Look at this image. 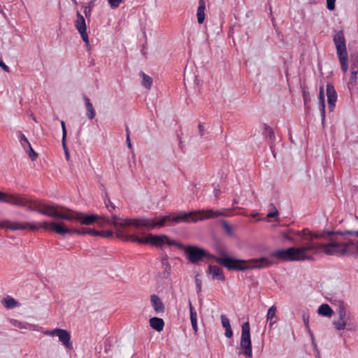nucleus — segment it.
<instances>
[{"mask_svg": "<svg viewBox=\"0 0 358 358\" xmlns=\"http://www.w3.org/2000/svg\"><path fill=\"white\" fill-rule=\"evenodd\" d=\"M227 209H222L215 210L212 208L207 210H193L188 213L178 212L175 216L171 215L161 216L159 221L155 220L153 218L138 217L134 220H126L122 226L131 225L135 227H144L148 230L153 229L156 227H162L166 222H173L175 224L180 222L189 223L203 221L204 220L217 218L220 216H226Z\"/></svg>", "mask_w": 358, "mask_h": 358, "instance_id": "f257e3e1", "label": "nucleus"}, {"mask_svg": "<svg viewBox=\"0 0 358 358\" xmlns=\"http://www.w3.org/2000/svg\"><path fill=\"white\" fill-rule=\"evenodd\" d=\"M334 231L323 230L317 232H313L308 229H303L297 234L300 236L302 244V250L299 257V261H313L314 257L307 255L310 252L314 255L324 254L329 256H337L336 247L334 241Z\"/></svg>", "mask_w": 358, "mask_h": 358, "instance_id": "f03ea898", "label": "nucleus"}, {"mask_svg": "<svg viewBox=\"0 0 358 358\" xmlns=\"http://www.w3.org/2000/svg\"><path fill=\"white\" fill-rule=\"evenodd\" d=\"M215 250L220 257H210L217 264L224 266L229 271H243L245 270L263 269L269 268L274 264V262L266 257L252 258L250 259H236L227 254L225 246L219 243L216 245Z\"/></svg>", "mask_w": 358, "mask_h": 358, "instance_id": "7ed1b4c3", "label": "nucleus"}, {"mask_svg": "<svg viewBox=\"0 0 358 358\" xmlns=\"http://www.w3.org/2000/svg\"><path fill=\"white\" fill-rule=\"evenodd\" d=\"M2 227L12 231L25 229H30L34 231L41 228L45 229H50L62 236H65L67 234H76L80 236H85L87 234V229L82 228L79 229L75 228H69L63 222H44L43 223H30L5 220L2 222Z\"/></svg>", "mask_w": 358, "mask_h": 358, "instance_id": "20e7f679", "label": "nucleus"}, {"mask_svg": "<svg viewBox=\"0 0 358 358\" xmlns=\"http://www.w3.org/2000/svg\"><path fill=\"white\" fill-rule=\"evenodd\" d=\"M67 217H70V219H66V220H76L84 225H90L96 222L98 220H101V225H113L116 229V231L118 229L123 230V229L128 226H122V224L125 222L124 221L126 220H132L131 218H122L114 214H112L111 217H109L106 215H98L95 214L88 215L80 212H73V210L72 212L67 213Z\"/></svg>", "mask_w": 358, "mask_h": 358, "instance_id": "39448f33", "label": "nucleus"}, {"mask_svg": "<svg viewBox=\"0 0 358 358\" xmlns=\"http://www.w3.org/2000/svg\"><path fill=\"white\" fill-rule=\"evenodd\" d=\"M358 230L334 231V241L338 257L358 255Z\"/></svg>", "mask_w": 358, "mask_h": 358, "instance_id": "423d86ee", "label": "nucleus"}, {"mask_svg": "<svg viewBox=\"0 0 358 358\" xmlns=\"http://www.w3.org/2000/svg\"><path fill=\"white\" fill-rule=\"evenodd\" d=\"M117 238H122L124 241H131L138 243V244H151L157 247H162L166 244L168 245L176 246L178 248H182L183 245L179 243L175 240H170L166 235H152L149 234L145 238H140L136 234H126L123 230L118 229L115 231Z\"/></svg>", "mask_w": 358, "mask_h": 358, "instance_id": "0eeeda50", "label": "nucleus"}, {"mask_svg": "<svg viewBox=\"0 0 358 358\" xmlns=\"http://www.w3.org/2000/svg\"><path fill=\"white\" fill-rule=\"evenodd\" d=\"M332 304L336 306V312L338 315V319L334 320L332 324L335 329L338 331L347 329L348 331H355L356 325L355 323V318L350 313H347V305L341 300L336 301Z\"/></svg>", "mask_w": 358, "mask_h": 358, "instance_id": "6e6552de", "label": "nucleus"}, {"mask_svg": "<svg viewBox=\"0 0 358 358\" xmlns=\"http://www.w3.org/2000/svg\"><path fill=\"white\" fill-rule=\"evenodd\" d=\"M333 41L336 48L341 70L346 73L348 69V60L343 31L342 30L337 31L333 36Z\"/></svg>", "mask_w": 358, "mask_h": 358, "instance_id": "1a4fd4ad", "label": "nucleus"}, {"mask_svg": "<svg viewBox=\"0 0 358 358\" xmlns=\"http://www.w3.org/2000/svg\"><path fill=\"white\" fill-rule=\"evenodd\" d=\"M185 251L187 255V260L192 264H197L199 261H201L203 257L210 259V257H214L213 255H211L208 251L202 248L197 245H183L182 248H179Z\"/></svg>", "mask_w": 358, "mask_h": 358, "instance_id": "9d476101", "label": "nucleus"}, {"mask_svg": "<svg viewBox=\"0 0 358 358\" xmlns=\"http://www.w3.org/2000/svg\"><path fill=\"white\" fill-rule=\"evenodd\" d=\"M68 212H72V210L58 205H48L44 203H42L41 210H39L41 215L62 220L70 219L67 217Z\"/></svg>", "mask_w": 358, "mask_h": 358, "instance_id": "9b49d317", "label": "nucleus"}, {"mask_svg": "<svg viewBox=\"0 0 358 358\" xmlns=\"http://www.w3.org/2000/svg\"><path fill=\"white\" fill-rule=\"evenodd\" d=\"M302 250L299 248L290 247L287 249H280L271 253V257L285 262L299 261V257Z\"/></svg>", "mask_w": 358, "mask_h": 358, "instance_id": "f8f14e48", "label": "nucleus"}, {"mask_svg": "<svg viewBox=\"0 0 358 358\" xmlns=\"http://www.w3.org/2000/svg\"><path fill=\"white\" fill-rule=\"evenodd\" d=\"M241 348L243 350V353L251 357L252 355V343L250 333V324L248 322H243L241 327Z\"/></svg>", "mask_w": 358, "mask_h": 358, "instance_id": "ddd939ff", "label": "nucleus"}, {"mask_svg": "<svg viewBox=\"0 0 358 358\" xmlns=\"http://www.w3.org/2000/svg\"><path fill=\"white\" fill-rule=\"evenodd\" d=\"M13 199L14 203H11V205L26 207L27 210L30 211H36L38 213L39 210H41L42 202L40 201H32L28 199L26 197H22L15 195H13Z\"/></svg>", "mask_w": 358, "mask_h": 358, "instance_id": "4468645a", "label": "nucleus"}, {"mask_svg": "<svg viewBox=\"0 0 358 358\" xmlns=\"http://www.w3.org/2000/svg\"><path fill=\"white\" fill-rule=\"evenodd\" d=\"M75 27L80 33L81 38H83L84 42L88 43L89 38L88 34L87 33L85 20L79 12H77V19L75 22Z\"/></svg>", "mask_w": 358, "mask_h": 358, "instance_id": "2eb2a0df", "label": "nucleus"}, {"mask_svg": "<svg viewBox=\"0 0 358 358\" xmlns=\"http://www.w3.org/2000/svg\"><path fill=\"white\" fill-rule=\"evenodd\" d=\"M57 336H58L59 341L62 343V345L67 348L68 350H73V345L72 342L71 341V334L70 333L63 329H59L57 331Z\"/></svg>", "mask_w": 358, "mask_h": 358, "instance_id": "dca6fc26", "label": "nucleus"}, {"mask_svg": "<svg viewBox=\"0 0 358 358\" xmlns=\"http://www.w3.org/2000/svg\"><path fill=\"white\" fill-rule=\"evenodd\" d=\"M301 231H294L293 229H288L286 231H282L281 233V236L286 241H289L294 244H302L301 239L300 236L297 234L298 232H301Z\"/></svg>", "mask_w": 358, "mask_h": 358, "instance_id": "f3484780", "label": "nucleus"}, {"mask_svg": "<svg viewBox=\"0 0 358 358\" xmlns=\"http://www.w3.org/2000/svg\"><path fill=\"white\" fill-rule=\"evenodd\" d=\"M209 273L212 275L213 280H220L224 282L225 280V276L222 270L217 266L210 265L208 266Z\"/></svg>", "mask_w": 358, "mask_h": 358, "instance_id": "a211bd4d", "label": "nucleus"}, {"mask_svg": "<svg viewBox=\"0 0 358 358\" xmlns=\"http://www.w3.org/2000/svg\"><path fill=\"white\" fill-rule=\"evenodd\" d=\"M262 134L264 138L268 141L270 148L272 150L273 143L275 141V136L273 129L266 124H264V131Z\"/></svg>", "mask_w": 358, "mask_h": 358, "instance_id": "6ab92c4d", "label": "nucleus"}, {"mask_svg": "<svg viewBox=\"0 0 358 358\" xmlns=\"http://www.w3.org/2000/svg\"><path fill=\"white\" fill-rule=\"evenodd\" d=\"M318 108L320 112L322 124H324L325 120V94L324 91H320L318 96Z\"/></svg>", "mask_w": 358, "mask_h": 358, "instance_id": "aec40b11", "label": "nucleus"}, {"mask_svg": "<svg viewBox=\"0 0 358 358\" xmlns=\"http://www.w3.org/2000/svg\"><path fill=\"white\" fill-rule=\"evenodd\" d=\"M150 300L153 308L156 313H163L164 311V306L159 297L156 294H152L150 296Z\"/></svg>", "mask_w": 358, "mask_h": 358, "instance_id": "412c9836", "label": "nucleus"}, {"mask_svg": "<svg viewBox=\"0 0 358 358\" xmlns=\"http://www.w3.org/2000/svg\"><path fill=\"white\" fill-rule=\"evenodd\" d=\"M161 263L163 268V271L162 272V276L165 279H168L169 278L171 275V266L169 263L168 256L166 255L162 258Z\"/></svg>", "mask_w": 358, "mask_h": 358, "instance_id": "4be33fe9", "label": "nucleus"}, {"mask_svg": "<svg viewBox=\"0 0 358 358\" xmlns=\"http://www.w3.org/2000/svg\"><path fill=\"white\" fill-rule=\"evenodd\" d=\"M327 96L328 109L329 112L334 111L337 101L336 91H326Z\"/></svg>", "mask_w": 358, "mask_h": 358, "instance_id": "5701e85b", "label": "nucleus"}, {"mask_svg": "<svg viewBox=\"0 0 358 358\" xmlns=\"http://www.w3.org/2000/svg\"><path fill=\"white\" fill-rule=\"evenodd\" d=\"M83 99L85 101V105L86 106V115L90 120H92L94 118L96 115L95 110L93 107L92 103H91L90 99L85 94L83 95Z\"/></svg>", "mask_w": 358, "mask_h": 358, "instance_id": "b1692460", "label": "nucleus"}, {"mask_svg": "<svg viewBox=\"0 0 358 358\" xmlns=\"http://www.w3.org/2000/svg\"><path fill=\"white\" fill-rule=\"evenodd\" d=\"M9 322L13 326L17 327L19 329L26 330H34L35 326L27 322L20 321L15 319H10Z\"/></svg>", "mask_w": 358, "mask_h": 358, "instance_id": "393cba45", "label": "nucleus"}, {"mask_svg": "<svg viewBox=\"0 0 358 358\" xmlns=\"http://www.w3.org/2000/svg\"><path fill=\"white\" fill-rule=\"evenodd\" d=\"M149 322L150 326L158 332L162 331L164 329V322L162 318L154 317L150 319Z\"/></svg>", "mask_w": 358, "mask_h": 358, "instance_id": "a878e982", "label": "nucleus"}, {"mask_svg": "<svg viewBox=\"0 0 358 358\" xmlns=\"http://www.w3.org/2000/svg\"><path fill=\"white\" fill-rule=\"evenodd\" d=\"M197 21L199 24H202L205 20V1L199 0V7L196 11Z\"/></svg>", "mask_w": 358, "mask_h": 358, "instance_id": "bb28decb", "label": "nucleus"}, {"mask_svg": "<svg viewBox=\"0 0 358 358\" xmlns=\"http://www.w3.org/2000/svg\"><path fill=\"white\" fill-rule=\"evenodd\" d=\"M189 313H190V320L192 323V328L195 332L198 331V325H197V319H196V312L192 306V302L189 300Z\"/></svg>", "mask_w": 358, "mask_h": 358, "instance_id": "cd10ccee", "label": "nucleus"}, {"mask_svg": "<svg viewBox=\"0 0 358 358\" xmlns=\"http://www.w3.org/2000/svg\"><path fill=\"white\" fill-rule=\"evenodd\" d=\"M317 313L319 315L322 316L331 317L332 316L334 311L328 304L323 303L319 306Z\"/></svg>", "mask_w": 358, "mask_h": 358, "instance_id": "c85d7f7f", "label": "nucleus"}, {"mask_svg": "<svg viewBox=\"0 0 358 358\" xmlns=\"http://www.w3.org/2000/svg\"><path fill=\"white\" fill-rule=\"evenodd\" d=\"M305 110L308 112L311 108V99L309 91H302Z\"/></svg>", "mask_w": 358, "mask_h": 358, "instance_id": "c756f323", "label": "nucleus"}, {"mask_svg": "<svg viewBox=\"0 0 358 358\" xmlns=\"http://www.w3.org/2000/svg\"><path fill=\"white\" fill-rule=\"evenodd\" d=\"M358 74V58L356 57V61L352 62L351 64V77L350 83L355 82L357 78Z\"/></svg>", "mask_w": 358, "mask_h": 358, "instance_id": "7c9ffc66", "label": "nucleus"}, {"mask_svg": "<svg viewBox=\"0 0 358 358\" xmlns=\"http://www.w3.org/2000/svg\"><path fill=\"white\" fill-rule=\"evenodd\" d=\"M302 318H303V321L304 325L306 327V329L308 330L310 336H311L313 344V345L316 346L313 334L311 331L310 327H309V315H308V313H307L306 312L303 313Z\"/></svg>", "mask_w": 358, "mask_h": 358, "instance_id": "2f4dec72", "label": "nucleus"}, {"mask_svg": "<svg viewBox=\"0 0 358 358\" xmlns=\"http://www.w3.org/2000/svg\"><path fill=\"white\" fill-rule=\"evenodd\" d=\"M17 138L19 139V141L21 144V145L26 148V147H30L31 144L29 141H28L27 138L20 131H18L17 133Z\"/></svg>", "mask_w": 358, "mask_h": 358, "instance_id": "473e14b6", "label": "nucleus"}, {"mask_svg": "<svg viewBox=\"0 0 358 358\" xmlns=\"http://www.w3.org/2000/svg\"><path fill=\"white\" fill-rule=\"evenodd\" d=\"M13 195L8 194L6 193L0 192V202L6 203L10 204L14 203L13 200Z\"/></svg>", "mask_w": 358, "mask_h": 358, "instance_id": "72a5a7b5", "label": "nucleus"}, {"mask_svg": "<svg viewBox=\"0 0 358 358\" xmlns=\"http://www.w3.org/2000/svg\"><path fill=\"white\" fill-rule=\"evenodd\" d=\"M220 223L223 227V229H224L226 234L229 236H233V228L227 222V220H220Z\"/></svg>", "mask_w": 358, "mask_h": 358, "instance_id": "f704fd0d", "label": "nucleus"}, {"mask_svg": "<svg viewBox=\"0 0 358 358\" xmlns=\"http://www.w3.org/2000/svg\"><path fill=\"white\" fill-rule=\"evenodd\" d=\"M3 305L7 308H13L17 306V301L11 297L3 299Z\"/></svg>", "mask_w": 358, "mask_h": 358, "instance_id": "c9c22d12", "label": "nucleus"}, {"mask_svg": "<svg viewBox=\"0 0 358 358\" xmlns=\"http://www.w3.org/2000/svg\"><path fill=\"white\" fill-rule=\"evenodd\" d=\"M142 74H143V83H142L143 86L146 89H150L152 83V78L150 77L149 76H147L144 73H142Z\"/></svg>", "mask_w": 358, "mask_h": 358, "instance_id": "e433bc0d", "label": "nucleus"}, {"mask_svg": "<svg viewBox=\"0 0 358 358\" xmlns=\"http://www.w3.org/2000/svg\"><path fill=\"white\" fill-rule=\"evenodd\" d=\"M99 236H101L102 238H112L113 237V231L112 230H102L99 231Z\"/></svg>", "mask_w": 358, "mask_h": 358, "instance_id": "4c0bfd02", "label": "nucleus"}, {"mask_svg": "<svg viewBox=\"0 0 358 358\" xmlns=\"http://www.w3.org/2000/svg\"><path fill=\"white\" fill-rule=\"evenodd\" d=\"M108 2L111 8L115 9L124 2V0H108Z\"/></svg>", "mask_w": 358, "mask_h": 358, "instance_id": "58836bf2", "label": "nucleus"}, {"mask_svg": "<svg viewBox=\"0 0 358 358\" xmlns=\"http://www.w3.org/2000/svg\"><path fill=\"white\" fill-rule=\"evenodd\" d=\"M220 319H221V322H222V327L224 329L231 327V324H230L229 320L228 319V317L226 315H222L220 316Z\"/></svg>", "mask_w": 358, "mask_h": 358, "instance_id": "ea45409f", "label": "nucleus"}, {"mask_svg": "<svg viewBox=\"0 0 358 358\" xmlns=\"http://www.w3.org/2000/svg\"><path fill=\"white\" fill-rule=\"evenodd\" d=\"M104 203L110 213H112V211L115 209V206L111 202L109 198L104 199Z\"/></svg>", "mask_w": 358, "mask_h": 358, "instance_id": "a19ab883", "label": "nucleus"}, {"mask_svg": "<svg viewBox=\"0 0 358 358\" xmlns=\"http://www.w3.org/2000/svg\"><path fill=\"white\" fill-rule=\"evenodd\" d=\"M276 312V308L274 306H272L268 310L267 314H266V319L267 320H271L273 318L275 315Z\"/></svg>", "mask_w": 358, "mask_h": 358, "instance_id": "79ce46f5", "label": "nucleus"}, {"mask_svg": "<svg viewBox=\"0 0 358 358\" xmlns=\"http://www.w3.org/2000/svg\"><path fill=\"white\" fill-rule=\"evenodd\" d=\"M61 126H62V143H64V144L65 145V139L66 138V133L67 132H66L65 122L64 120L61 121Z\"/></svg>", "mask_w": 358, "mask_h": 358, "instance_id": "37998d69", "label": "nucleus"}, {"mask_svg": "<svg viewBox=\"0 0 358 358\" xmlns=\"http://www.w3.org/2000/svg\"><path fill=\"white\" fill-rule=\"evenodd\" d=\"M28 148H29V156L30 159L32 161L36 160L38 157V154L33 150V148H31V145H30V147H28Z\"/></svg>", "mask_w": 358, "mask_h": 358, "instance_id": "c03bdc74", "label": "nucleus"}, {"mask_svg": "<svg viewBox=\"0 0 358 358\" xmlns=\"http://www.w3.org/2000/svg\"><path fill=\"white\" fill-rule=\"evenodd\" d=\"M271 206H272L274 208V211L268 213L267 214V217H268V218H273V217L278 216L279 213H278V210L275 208L273 204L271 203Z\"/></svg>", "mask_w": 358, "mask_h": 358, "instance_id": "a18cd8bd", "label": "nucleus"}, {"mask_svg": "<svg viewBox=\"0 0 358 358\" xmlns=\"http://www.w3.org/2000/svg\"><path fill=\"white\" fill-rule=\"evenodd\" d=\"M195 282H196V292L199 293L201 292L202 281L201 279L196 277Z\"/></svg>", "mask_w": 358, "mask_h": 358, "instance_id": "49530a36", "label": "nucleus"}, {"mask_svg": "<svg viewBox=\"0 0 358 358\" xmlns=\"http://www.w3.org/2000/svg\"><path fill=\"white\" fill-rule=\"evenodd\" d=\"M336 0H327V6L329 10H333L335 8Z\"/></svg>", "mask_w": 358, "mask_h": 358, "instance_id": "de8ad7c7", "label": "nucleus"}, {"mask_svg": "<svg viewBox=\"0 0 358 358\" xmlns=\"http://www.w3.org/2000/svg\"><path fill=\"white\" fill-rule=\"evenodd\" d=\"M91 3H92V2H90L89 6H85L84 13H85L86 17H88L91 15L92 8V6H91Z\"/></svg>", "mask_w": 358, "mask_h": 358, "instance_id": "09e8293b", "label": "nucleus"}, {"mask_svg": "<svg viewBox=\"0 0 358 358\" xmlns=\"http://www.w3.org/2000/svg\"><path fill=\"white\" fill-rule=\"evenodd\" d=\"M87 234L92 236H99V231L94 229H87Z\"/></svg>", "mask_w": 358, "mask_h": 358, "instance_id": "8fccbe9b", "label": "nucleus"}, {"mask_svg": "<svg viewBox=\"0 0 358 358\" xmlns=\"http://www.w3.org/2000/svg\"><path fill=\"white\" fill-rule=\"evenodd\" d=\"M62 147H63V149H64V153H65L66 159V160H69V159H70V154L69 152L66 141H65V145L64 144V143H62Z\"/></svg>", "mask_w": 358, "mask_h": 358, "instance_id": "3c124183", "label": "nucleus"}, {"mask_svg": "<svg viewBox=\"0 0 358 358\" xmlns=\"http://www.w3.org/2000/svg\"><path fill=\"white\" fill-rule=\"evenodd\" d=\"M59 328H56L55 329H52V330H47L44 332V334L46 335V336H55L56 335L57 336V331H58Z\"/></svg>", "mask_w": 358, "mask_h": 358, "instance_id": "603ef678", "label": "nucleus"}, {"mask_svg": "<svg viewBox=\"0 0 358 358\" xmlns=\"http://www.w3.org/2000/svg\"><path fill=\"white\" fill-rule=\"evenodd\" d=\"M224 335L227 338H231L233 336V331L231 329V327L225 329Z\"/></svg>", "mask_w": 358, "mask_h": 358, "instance_id": "864d4df0", "label": "nucleus"}, {"mask_svg": "<svg viewBox=\"0 0 358 358\" xmlns=\"http://www.w3.org/2000/svg\"><path fill=\"white\" fill-rule=\"evenodd\" d=\"M199 129V134L201 137H202L204 135V127L203 124L200 123L198 126Z\"/></svg>", "mask_w": 358, "mask_h": 358, "instance_id": "5fc2aeb1", "label": "nucleus"}, {"mask_svg": "<svg viewBox=\"0 0 358 358\" xmlns=\"http://www.w3.org/2000/svg\"><path fill=\"white\" fill-rule=\"evenodd\" d=\"M126 142H127V147L129 149H131L132 148V145H131V143L130 136H128V137L126 138Z\"/></svg>", "mask_w": 358, "mask_h": 358, "instance_id": "6e6d98bb", "label": "nucleus"}, {"mask_svg": "<svg viewBox=\"0 0 358 358\" xmlns=\"http://www.w3.org/2000/svg\"><path fill=\"white\" fill-rule=\"evenodd\" d=\"M0 66L6 71H8V67L3 63L2 60H0Z\"/></svg>", "mask_w": 358, "mask_h": 358, "instance_id": "4d7b16f0", "label": "nucleus"}, {"mask_svg": "<svg viewBox=\"0 0 358 358\" xmlns=\"http://www.w3.org/2000/svg\"><path fill=\"white\" fill-rule=\"evenodd\" d=\"M178 140H179V147L181 149H182L183 147H184V145H183V143L182 141V138L179 135H178Z\"/></svg>", "mask_w": 358, "mask_h": 358, "instance_id": "13d9d810", "label": "nucleus"}, {"mask_svg": "<svg viewBox=\"0 0 358 358\" xmlns=\"http://www.w3.org/2000/svg\"><path fill=\"white\" fill-rule=\"evenodd\" d=\"M326 90H334L333 84L327 83Z\"/></svg>", "mask_w": 358, "mask_h": 358, "instance_id": "bf43d9fd", "label": "nucleus"}, {"mask_svg": "<svg viewBox=\"0 0 358 358\" xmlns=\"http://www.w3.org/2000/svg\"><path fill=\"white\" fill-rule=\"evenodd\" d=\"M125 131H126V138H127L128 136H130V131H129V129L127 126H126Z\"/></svg>", "mask_w": 358, "mask_h": 358, "instance_id": "052dcab7", "label": "nucleus"}, {"mask_svg": "<svg viewBox=\"0 0 358 358\" xmlns=\"http://www.w3.org/2000/svg\"><path fill=\"white\" fill-rule=\"evenodd\" d=\"M220 193V189H214V194L215 196H217Z\"/></svg>", "mask_w": 358, "mask_h": 358, "instance_id": "680f3d73", "label": "nucleus"}, {"mask_svg": "<svg viewBox=\"0 0 358 358\" xmlns=\"http://www.w3.org/2000/svg\"><path fill=\"white\" fill-rule=\"evenodd\" d=\"M320 90H323V86H321V87H320Z\"/></svg>", "mask_w": 358, "mask_h": 358, "instance_id": "e2e57ef3", "label": "nucleus"}, {"mask_svg": "<svg viewBox=\"0 0 358 358\" xmlns=\"http://www.w3.org/2000/svg\"><path fill=\"white\" fill-rule=\"evenodd\" d=\"M73 3H76L77 2H76V0H73Z\"/></svg>", "mask_w": 358, "mask_h": 358, "instance_id": "0e129e2a", "label": "nucleus"}, {"mask_svg": "<svg viewBox=\"0 0 358 358\" xmlns=\"http://www.w3.org/2000/svg\"><path fill=\"white\" fill-rule=\"evenodd\" d=\"M357 233H358V231H357Z\"/></svg>", "mask_w": 358, "mask_h": 358, "instance_id": "69168bd1", "label": "nucleus"}]
</instances>
